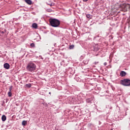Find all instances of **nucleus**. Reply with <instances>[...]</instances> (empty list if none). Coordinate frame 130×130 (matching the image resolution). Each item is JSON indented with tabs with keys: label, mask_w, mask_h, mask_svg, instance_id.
Listing matches in <instances>:
<instances>
[{
	"label": "nucleus",
	"mask_w": 130,
	"mask_h": 130,
	"mask_svg": "<svg viewBox=\"0 0 130 130\" xmlns=\"http://www.w3.org/2000/svg\"><path fill=\"white\" fill-rule=\"evenodd\" d=\"M49 22L50 25L55 28H57L60 25V21L57 19L49 18Z\"/></svg>",
	"instance_id": "1"
},
{
	"label": "nucleus",
	"mask_w": 130,
	"mask_h": 130,
	"mask_svg": "<svg viewBox=\"0 0 130 130\" xmlns=\"http://www.w3.org/2000/svg\"><path fill=\"white\" fill-rule=\"evenodd\" d=\"M26 70L27 72H30L31 73L34 72L36 70V64L32 61L28 62L26 67Z\"/></svg>",
	"instance_id": "2"
},
{
	"label": "nucleus",
	"mask_w": 130,
	"mask_h": 130,
	"mask_svg": "<svg viewBox=\"0 0 130 130\" xmlns=\"http://www.w3.org/2000/svg\"><path fill=\"white\" fill-rule=\"evenodd\" d=\"M121 85L125 87H129L130 86V79L125 78L120 81Z\"/></svg>",
	"instance_id": "3"
},
{
	"label": "nucleus",
	"mask_w": 130,
	"mask_h": 130,
	"mask_svg": "<svg viewBox=\"0 0 130 130\" xmlns=\"http://www.w3.org/2000/svg\"><path fill=\"white\" fill-rule=\"evenodd\" d=\"M99 49H100V46H99V44H94L93 45L92 50L94 51V52H97V51H98Z\"/></svg>",
	"instance_id": "4"
},
{
	"label": "nucleus",
	"mask_w": 130,
	"mask_h": 130,
	"mask_svg": "<svg viewBox=\"0 0 130 130\" xmlns=\"http://www.w3.org/2000/svg\"><path fill=\"white\" fill-rule=\"evenodd\" d=\"M6 29H3L0 31V36H5V34H6Z\"/></svg>",
	"instance_id": "5"
},
{
	"label": "nucleus",
	"mask_w": 130,
	"mask_h": 130,
	"mask_svg": "<svg viewBox=\"0 0 130 130\" xmlns=\"http://www.w3.org/2000/svg\"><path fill=\"white\" fill-rule=\"evenodd\" d=\"M120 76L121 77H125L126 76V72L121 71V72L120 73Z\"/></svg>",
	"instance_id": "6"
},
{
	"label": "nucleus",
	"mask_w": 130,
	"mask_h": 130,
	"mask_svg": "<svg viewBox=\"0 0 130 130\" xmlns=\"http://www.w3.org/2000/svg\"><path fill=\"white\" fill-rule=\"evenodd\" d=\"M4 68L6 69V70H9L10 69V64L8 63H5L4 64Z\"/></svg>",
	"instance_id": "7"
},
{
	"label": "nucleus",
	"mask_w": 130,
	"mask_h": 130,
	"mask_svg": "<svg viewBox=\"0 0 130 130\" xmlns=\"http://www.w3.org/2000/svg\"><path fill=\"white\" fill-rule=\"evenodd\" d=\"M32 28H34L35 29H37L38 27V25L37 24V23H33L32 24Z\"/></svg>",
	"instance_id": "8"
},
{
	"label": "nucleus",
	"mask_w": 130,
	"mask_h": 130,
	"mask_svg": "<svg viewBox=\"0 0 130 130\" xmlns=\"http://www.w3.org/2000/svg\"><path fill=\"white\" fill-rule=\"evenodd\" d=\"M2 121H6L7 120V117L6 115H3L2 117Z\"/></svg>",
	"instance_id": "9"
},
{
	"label": "nucleus",
	"mask_w": 130,
	"mask_h": 130,
	"mask_svg": "<svg viewBox=\"0 0 130 130\" xmlns=\"http://www.w3.org/2000/svg\"><path fill=\"white\" fill-rule=\"evenodd\" d=\"M86 17L88 19H92V15L90 14H86Z\"/></svg>",
	"instance_id": "10"
},
{
	"label": "nucleus",
	"mask_w": 130,
	"mask_h": 130,
	"mask_svg": "<svg viewBox=\"0 0 130 130\" xmlns=\"http://www.w3.org/2000/svg\"><path fill=\"white\" fill-rule=\"evenodd\" d=\"M25 86L27 88H31L32 85H31V84H27L25 85Z\"/></svg>",
	"instance_id": "11"
},
{
	"label": "nucleus",
	"mask_w": 130,
	"mask_h": 130,
	"mask_svg": "<svg viewBox=\"0 0 130 130\" xmlns=\"http://www.w3.org/2000/svg\"><path fill=\"white\" fill-rule=\"evenodd\" d=\"M22 125H26L27 124V121L23 120L22 122Z\"/></svg>",
	"instance_id": "12"
},
{
	"label": "nucleus",
	"mask_w": 130,
	"mask_h": 130,
	"mask_svg": "<svg viewBox=\"0 0 130 130\" xmlns=\"http://www.w3.org/2000/svg\"><path fill=\"white\" fill-rule=\"evenodd\" d=\"M75 46L74 45H70L69 47L70 49H74Z\"/></svg>",
	"instance_id": "13"
},
{
	"label": "nucleus",
	"mask_w": 130,
	"mask_h": 130,
	"mask_svg": "<svg viewBox=\"0 0 130 130\" xmlns=\"http://www.w3.org/2000/svg\"><path fill=\"white\" fill-rule=\"evenodd\" d=\"M47 12H48V13H51V12H52V10L50 9H48L46 10Z\"/></svg>",
	"instance_id": "14"
},
{
	"label": "nucleus",
	"mask_w": 130,
	"mask_h": 130,
	"mask_svg": "<svg viewBox=\"0 0 130 130\" xmlns=\"http://www.w3.org/2000/svg\"><path fill=\"white\" fill-rule=\"evenodd\" d=\"M8 95L9 97H12V91L8 92Z\"/></svg>",
	"instance_id": "15"
},
{
	"label": "nucleus",
	"mask_w": 130,
	"mask_h": 130,
	"mask_svg": "<svg viewBox=\"0 0 130 130\" xmlns=\"http://www.w3.org/2000/svg\"><path fill=\"white\" fill-rule=\"evenodd\" d=\"M13 89V86H11L9 87V92H12V90Z\"/></svg>",
	"instance_id": "16"
},
{
	"label": "nucleus",
	"mask_w": 130,
	"mask_h": 130,
	"mask_svg": "<svg viewBox=\"0 0 130 130\" xmlns=\"http://www.w3.org/2000/svg\"><path fill=\"white\" fill-rule=\"evenodd\" d=\"M30 46L31 47H35V44L34 43L30 44Z\"/></svg>",
	"instance_id": "17"
},
{
	"label": "nucleus",
	"mask_w": 130,
	"mask_h": 130,
	"mask_svg": "<svg viewBox=\"0 0 130 130\" xmlns=\"http://www.w3.org/2000/svg\"><path fill=\"white\" fill-rule=\"evenodd\" d=\"M77 129V130H81V129H82V127L81 126H79V128Z\"/></svg>",
	"instance_id": "18"
},
{
	"label": "nucleus",
	"mask_w": 130,
	"mask_h": 130,
	"mask_svg": "<svg viewBox=\"0 0 130 130\" xmlns=\"http://www.w3.org/2000/svg\"><path fill=\"white\" fill-rule=\"evenodd\" d=\"M104 66H107V62H105V63H104Z\"/></svg>",
	"instance_id": "19"
},
{
	"label": "nucleus",
	"mask_w": 130,
	"mask_h": 130,
	"mask_svg": "<svg viewBox=\"0 0 130 130\" xmlns=\"http://www.w3.org/2000/svg\"><path fill=\"white\" fill-rule=\"evenodd\" d=\"M83 2H88V0H83Z\"/></svg>",
	"instance_id": "20"
},
{
	"label": "nucleus",
	"mask_w": 130,
	"mask_h": 130,
	"mask_svg": "<svg viewBox=\"0 0 130 130\" xmlns=\"http://www.w3.org/2000/svg\"><path fill=\"white\" fill-rule=\"evenodd\" d=\"M97 63H98V62H95V64H97Z\"/></svg>",
	"instance_id": "21"
},
{
	"label": "nucleus",
	"mask_w": 130,
	"mask_h": 130,
	"mask_svg": "<svg viewBox=\"0 0 130 130\" xmlns=\"http://www.w3.org/2000/svg\"><path fill=\"white\" fill-rule=\"evenodd\" d=\"M49 94H51V92H49Z\"/></svg>",
	"instance_id": "22"
},
{
	"label": "nucleus",
	"mask_w": 130,
	"mask_h": 130,
	"mask_svg": "<svg viewBox=\"0 0 130 130\" xmlns=\"http://www.w3.org/2000/svg\"><path fill=\"white\" fill-rule=\"evenodd\" d=\"M50 6H52V5L51 4V5H50Z\"/></svg>",
	"instance_id": "23"
}]
</instances>
